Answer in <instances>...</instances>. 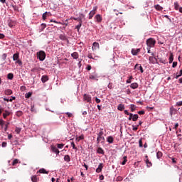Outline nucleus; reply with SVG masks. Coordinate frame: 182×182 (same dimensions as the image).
Returning a JSON list of instances; mask_svg holds the SVG:
<instances>
[{
  "instance_id": "obj_1",
  "label": "nucleus",
  "mask_w": 182,
  "mask_h": 182,
  "mask_svg": "<svg viewBox=\"0 0 182 182\" xmlns=\"http://www.w3.org/2000/svg\"><path fill=\"white\" fill-rule=\"evenodd\" d=\"M37 58L41 62H43L46 59V53L43 50H40L37 53Z\"/></svg>"
},
{
  "instance_id": "obj_2",
  "label": "nucleus",
  "mask_w": 182,
  "mask_h": 182,
  "mask_svg": "<svg viewBox=\"0 0 182 182\" xmlns=\"http://www.w3.org/2000/svg\"><path fill=\"white\" fill-rule=\"evenodd\" d=\"M146 45L148 48H154L156 45V40L154 38H149L146 40Z\"/></svg>"
},
{
  "instance_id": "obj_3",
  "label": "nucleus",
  "mask_w": 182,
  "mask_h": 182,
  "mask_svg": "<svg viewBox=\"0 0 182 182\" xmlns=\"http://www.w3.org/2000/svg\"><path fill=\"white\" fill-rule=\"evenodd\" d=\"M103 129H101L97 134V143L99 144L101 140H105V136H103Z\"/></svg>"
},
{
  "instance_id": "obj_4",
  "label": "nucleus",
  "mask_w": 182,
  "mask_h": 182,
  "mask_svg": "<svg viewBox=\"0 0 182 182\" xmlns=\"http://www.w3.org/2000/svg\"><path fill=\"white\" fill-rule=\"evenodd\" d=\"M96 11H97V7L96 6L93 7V9L89 13L88 19H92V18L95 16V14H96Z\"/></svg>"
},
{
  "instance_id": "obj_5",
  "label": "nucleus",
  "mask_w": 182,
  "mask_h": 182,
  "mask_svg": "<svg viewBox=\"0 0 182 182\" xmlns=\"http://www.w3.org/2000/svg\"><path fill=\"white\" fill-rule=\"evenodd\" d=\"M94 19H95V22H97V23H100V22H102V21H103V18L102 17V15H100V14L95 15Z\"/></svg>"
},
{
  "instance_id": "obj_6",
  "label": "nucleus",
  "mask_w": 182,
  "mask_h": 182,
  "mask_svg": "<svg viewBox=\"0 0 182 182\" xmlns=\"http://www.w3.org/2000/svg\"><path fill=\"white\" fill-rule=\"evenodd\" d=\"M137 69V70H140L141 73H143L144 72V70H143V67L140 64H136L134 66V70Z\"/></svg>"
},
{
  "instance_id": "obj_7",
  "label": "nucleus",
  "mask_w": 182,
  "mask_h": 182,
  "mask_svg": "<svg viewBox=\"0 0 182 182\" xmlns=\"http://www.w3.org/2000/svg\"><path fill=\"white\" fill-rule=\"evenodd\" d=\"M84 100L87 102L88 103H90L92 102V97L89 95H84Z\"/></svg>"
},
{
  "instance_id": "obj_8",
  "label": "nucleus",
  "mask_w": 182,
  "mask_h": 182,
  "mask_svg": "<svg viewBox=\"0 0 182 182\" xmlns=\"http://www.w3.org/2000/svg\"><path fill=\"white\" fill-rule=\"evenodd\" d=\"M79 24H77L76 26H75V29H77V32H79V31H80V28H82V18H79Z\"/></svg>"
},
{
  "instance_id": "obj_9",
  "label": "nucleus",
  "mask_w": 182,
  "mask_h": 182,
  "mask_svg": "<svg viewBox=\"0 0 182 182\" xmlns=\"http://www.w3.org/2000/svg\"><path fill=\"white\" fill-rule=\"evenodd\" d=\"M51 151H53V153H55V154H57V156L60 153L59 149L56 148V146H51Z\"/></svg>"
},
{
  "instance_id": "obj_10",
  "label": "nucleus",
  "mask_w": 182,
  "mask_h": 182,
  "mask_svg": "<svg viewBox=\"0 0 182 182\" xmlns=\"http://www.w3.org/2000/svg\"><path fill=\"white\" fill-rule=\"evenodd\" d=\"M177 112V110L174 107H171L169 110V114L173 117V114H175Z\"/></svg>"
},
{
  "instance_id": "obj_11",
  "label": "nucleus",
  "mask_w": 182,
  "mask_h": 182,
  "mask_svg": "<svg viewBox=\"0 0 182 182\" xmlns=\"http://www.w3.org/2000/svg\"><path fill=\"white\" fill-rule=\"evenodd\" d=\"M102 170H103V164L100 163L96 168V173H102Z\"/></svg>"
},
{
  "instance_id": "obj_12",
  "label": "nucleus",
  "mask_w": 182,
  "mask_h": 182,
  "mask_svg": "<svg viewBox=\"0 0 182 182\" xmlns=\"http://www.w3.org/2000/svg\"><path fill=\"white\" fill-rule=\"evenodd\" d=\"M107 143H109V144H113V142L114 141V138H113V136H109L107 138Z\"/></svg>"
},
{
  "instance_id": "obj_13",
  "label": "nucleus",
  "mask_w": 182,
  "mask_h": 182,
  "mask_svg": "<svg viewBox=\"0 0 182 182\" xmlns=\"http://www.w3.org/2000/svg\"><path fill=\"white\" fill-rule=\"evenodd\" d=\"M99 48H100L99 43L94 42L92 43V50H96L97 49H99Z\"/></svg>"
},
{
  "instance_id": "obj_14",
  "label": "nucleus",
  "mask_w": 182,
  "mask_h": 182,
  "mask_svg": "<svg viewBox=\"0 0 182 182\" xmlns=\"http://www.w3.org/2000/svg\"><path fill=\"white\" fill-rule=\"evenodd\" d=\"M49 80V77L48 75H43L41 77V82L42 83H46Z\"/></svg>"
},
{
  "instance_id": "obj_15",
  "label": "nucleus",
  "mask_w": 182,
  "mask_h": 182,
  "mask_svg": "<svg viewBox=\"0 0 182 182\" xmlns=\"http://www.w3.org/2000/svg\"><path fill=\"white\" fill-rule=\"evenodd\" d=\"M145 159H146L145 163L146 164V167H151L152 164L151 162H150V161H149V156H146Z\"/></svg>"
},
{
  "instance_id": "obj_16",
  "label": "nucleus",
  "mask_w": 182,
  "mask_h": 182,
  "mask_svg": "<svg viewBox=\"0 0 182 182\" xmlns=\"http://www.w3.org/2000/svg\"><path fill=\"white\" fill-rule=\"evenodd\" d=\"M149 60L151 63L154 64L157 62V58H156V57L150 56Z\"/></svg>"
},
{
  "instance_id": "obj_17",
  "label": "nucleus",
  "mask_w": 182,
  "mask_h": 182,
  "mask_svg": "<svg viewBox=\"0 0 182 182\" xmlns=\"http://www.w3.org/2000/svg\"><path fill=\"white\" fill-rule=\"evenodd\" d=\"M16 23L15 21L10 20L8 21V26H9V28H14V26H15Z\"/></svg>"
},
{
  "instance_id": "obj_18",
  "label": "nucleus",
  "mask_w": 182,
  "mask_h": 182,
  "mask_svg": "<svg viewBox=\"0 0 182 182\" xmlns=\"http://www.w3.org/2000/svg\"><path fill=\"white\" fill-rule=\"evenodd\" d=\"M139 52H140V49H134L133 48L132 50V53L133 55V56H136L137 53H139Z\"/></svg>"
},
{
  "instance_id": "obj_19",
  "label": "nucleus",
  "mask_w": 182,
  "mask_h": 182,
  "mask_svg": "<svg viewBox=\"0 0 182 182\" xmlns=\"http://www.w3.org/2000/svg\"><path fill=\"white\" fill-rule=\"evenodd\" d=\"M131 89H137L139 87V84L137 82H133L130 85Z\"/></svg>"
},
{
  "instance_id": "obj_20",
  "label": "nucleus",
  "mask_w": 182,
  "mask_h": 182,
  "mask_svg": "<svg viewBox=\"0 0 182 182\" xmlns=\"http://www.w3.org/2000/svg\"><path fill=\"white\" fill-rule=\"evenodd\" d=\"M38 173H40L41 174H48L49 173V172L48 171H46V169H45V168L39 169Z\"/></svg>"
},
{
  "instance_id": "obj_21",
  "label": "nucleus",
  "mask_w": 182,
  "mask_h": 182,
  "mask_svg": "<svg viewBox=\"0 0 182 182\" xmlns=\"http://www.w3.org/2000/svg\"><path fill=\"white\" fill-rule=\"evenodd\" d=\"M97 153L98 154H102V156L105 155V151H104L103 149H102L101 147H99V148L97 149Z\"/></svg>"
},
{
  "instance_id": "obj_22",
  "label": "nucleus",
  "mask_w": 182,
  "mask_h": 182,
  "mask_svg": "<svg viewBox=\"0 0 182 182\" xmlns=\"http://www.w3.org/2000/svg\"><path fill=\"white\" fill-rule=\"evenodd\" d=\"M19 59V53H16L13 55V60H18Z\"/></svg>"
},
{
  "instance_id": "obj_23",
  "label": "nucleus",
  "mask_w": 182,
  "mask_h": 182,
  "mask_svg": "<svg viewBox=\"0 0 182 182\" xmlns=\"http://www.w3.org/2000/svg\"><path fill=\"white\" fill-rule=\"evenodd\" d=\"M71 56L73 59H77L79 58V53H77V52H74L71 54Z\"/></svg>"
},
{
  "instance_id": "obj_24",
  "label": "nucleus",
  "mask_w": 182,
  "mask_h": 182,
  "mask_svg": "<svg viewBox=\"0 0 182 182\" xmlns=\"http://www.w3.org/2000/svg\"><path fill=\"white\" fill-rule=\"evenodd\" d=\"M117 109L120 112H122V110H124V105H123V104L118 105Z\"/></svg>"
},
{
  "instance_id": "obj_25",
  "label": "nucleus",
  "mask_w": 182,
  "mask_h": 182,
  "mask_svg": "<svg viewBox=\"0 0 182 182\" xmlns=\"http://www.w3.org/2000/svg\"><path fill=\"white\" fill-rule=\"evenodd\" d=\"M9 114H11V112L8 110H5V113H3L4 119H6V117H8V116H9Z\"/></svg>"
},
{
  "instance_id": "obj_26",
  "label": "nucleus",
  "mask_w": 182,
  "mask_h": 182,
  "mask_svg": "<svg viewBox=\"0 0 182 182\" xmlns=\"http://www.w3.org/2000/svg\"><path fill=\"white\" fill-rule=\"evenodd\" d=\"M64 161L69 163V161H70V156L69 155H65Z\"/></svg>"
},
{
  "instance_id": "obj_27",
  "label": "nucleus",
  "mask_w": 182,
  "mask_h": 182,
  "mask_svg": "<svg viewBox=\"0 0 182 182\" xmlns=\"http://www.w3.org/2000/svg\"><path fill=\"white\" fill-rule=\"evenodd\" d=\"M163 157V153L161 151H158L156 153V159H160Z\"/></svg>"
},
{
  "instance_id": "obj_28",
  "label": "nucleus",
  "mask_w": 182,
  "mask_h": 182,
  "mask_svg": "<svg viewBox=\"0 0 182 182\" xmlns=\"http://www.w3.org/2000/svg\"><path fill=\"white\" fill-rule=\"evenodd\" d=\"M7 79H9V80H12V79H14V73H10L7 75Z\"/></svg>"
},
{
  "instance_id": "obj_29",
  "label": "nucleus",
  "mask_w": 182,
  "mask_h": 182,
  "mask_svg": "<svg viewBox=\"0 0 182 182\" xmlns=\"http://www.w3.org/2000/svg\"><path fill=\"white\" fill-rule=\"evenodd\" d=\"M5 95L7 96H11V95H12V91L10 89L6 90Z\"/></svg>"
},
{
  "instance_id": "obj_30",
  "label": "nucleus",
  "mask_w": 182,
  "mask_h": 182,
  "mask_svg": "<svg viewBox=\"0 0 182 182\" xmlns=\"http://www.w3.org/2000/svg\"><path fill=\"white\" fill-rule=\"evenodd\" d=\"M137 119H139V114H135L133 115L132 120H133V122H137Z\"/></svg>"
},
{
  "instance_id": "obj_31",
  "label": "nucleus",
  "mask_w": 182,
  "mask_h": 182,
  "mask_svg": "<svg viewBox=\"0 0 182 182\" xmlns=\"http://www.w3.org/2000/svg\"><path fill=\"white\" fill-rule=\"evenodd\" d=\"M60 39L61 41H66L68 39V38L66 37V36L63 35V34H60L59 36Z\"/></svg>"
},
{
  "instance_id": "obj_32",
  "label": "nucleus",
  "mask_w": 182,
  "mask_h": 182,
  "mask_svg": "<svg viewBox=\"0 0 182 182\" xmlns=\"http://www.w3.org/2000/svg\"><path fill=\"white\" fill-rule=\"evenodd\" d=\"M173 60H174V55H173V53H171L169 56V63H173Z\"/></svg>"
},
{
  "instance_id": "obj_33",
  "label": "nucleus",
  "mask_w": 182,
  "mask_h": 182,
  "mask_svg": "<svg viewBox=\"0 0 182 182\" xmlns=\"http://www.w3.org/2000/svg\"><path fill=\"white\" fill-rule=\"evenodd\" d=\"M155 9H157V11H162L163 8L161 7V6L156 4L154 6Z\"/></svg>"
},
{
  "instance_id": "obj_34",
  "label": "nucleus",
  "mask_w": 182,
  "mask_h": 182,
  "mask_svg": "<svg viewBox=\"0 0 182 182\" xmlns=\"http://www.w3.org/2000/svg\"><path fill=\"white\" fill-rule=\"evenodd\" d=\"M176 77H175V79H178V78L182 75V70H181L179 71V74H178V73H176Z\"/></svg>"
},
{
  "instance_id": "obj_35",
  "label": "nucleus",
  "mask_w": 182,
  "mask_h": 182,
  "mask_svg": "<svg viewBox=\"0 0 182 182\" xmlns=\"http://www.w3.org/2000/svg\"><path fill=\"white\" fill-rule=\"evenodd\" d=\"M31 96H32V92H28L25 95V98L26 99H29V97H31Z\"/></svg>"
},
{
  "instance_id": "obj_36",
  "label": "nucleus",
  "mask_w": 182,
  "mask_h": 182,
  "mask_svg": "<svg viewBox=\"0 0 182 182\" xmlns=\"http://www.w3.org/2000/svg\"><path fill=\"white\" fill-rule=\"evenodd\" d=\"M124 161L122 162V166H124L126 163H127V156H124L123 157Z\"/></svg>"
},
{
  "instance_id": "obj_37",
  "label": "nucleus",
  "mask_w": 182,
  "mask_h": 182,
  "mask_svg": "<svg viewBox=\"0 0 182 182\" xmlns=\"http://www.w3.org/2000/svg\"><path fill=\"white\" fill-rule=\"evenodd\" d=\"M174 8L176 11H178V9L180 8V6L178 5V2L174 3Z\"/></svg>"
},
{
  "instance_id": "obj_38",
  "label": "nucleus",
  "mask_w": 182,
  "mask_h": 182,
  "mask_svg": "<svg viewBox=\"0 0 182 182\" xmlns=\"http://www.w3.org/2000/svg\"><path fill=\"white\" fill-rule=\"evenodd\" d=\"M31 181L38 182V178L36 176H31Z\"/></svg>"
},
{
  "instance_id": "obj_39",
  "label": "nucleus",
  "mask_w": 182,
  "mask_h": 182,
  "mask_svg": "<svg viewBox=\"0 0 182 182\" xmlns=\"http://www.w3.org/2000/svg\"><path fill=\"white\" fill-rule=\"evenodd\" d=\"M31 112H32L33 113H36V109H35V105H31Z\"/></svg>"
},
{
  "instance_id": "obj_40",
  "label": "nucleus",
  "mask_w": 182,
  "mask_h": 182,
  "mask_svg": "<svg viewBox=\"0 0 182 182\" xmlns=\"http://www.w3.org/2000/svg\"><path fill=\"white\" fill-rule=\"evenodd\" d=\"M18 163H19V160L18 159H14L12 162V166H16V164H18Z\"/></svg>"
},
{
  "instance_id": "obj_41",
  "label": "nucleus",
  "mask_w": 182,
  "mask_h": 182,
  "mask_svg": "<svg viewBox=\"0 0 182 182\" xmlns=\"http://www.w3.org/2000/svg\"><path fill=\"white\" fill-rule=\"evenodd\" d=\"M71 146L73 147V150H77V148L76 147V146L75 145V142L72 141L70 143Z\"/></svg>"
},
{
  "instance_id": "obj_42",
  "label": "nucleus",
  "mask_w": 182,
  "mask_h": 182,
  "mask_svg": "<svg viewBox=\"0 0 182 182\" xmlns=\"http://www.w3.org/2000/svg\"><path fill=\"white\" fill-rule=\"evenodd\" d=\"M21 130H22V129H21L19 127H16L15 129V132L17 134H19L21 133Z\"/></svg>"
},
{
  "instance_id": "obj_43",
  "label": "nucleus",
  "mask_w": 182,
  "mask_h": 182,
  "mask_svg": "<svg viewBox=\"0 0 182 182\" xmlns=\"http://www.w3.org/2000/svg\"><path fill=\"white\" fill-rule=\"evenodd\" d=\"M14 62H16V64L19 65V66H22V61L19 59H18L17 60H15Z\"/></svg>"
},
{
  "instance_id": "obj_44",
  "label": "nucleus",
  "mask_w": 182,
  "mask_h": 182,
  "mask_svg": "<svg viewBox=\"0 0 182 182\" xmlns=\"http://www.w3.org/2000/svg\"><path fill=\"white\" fill-rule=\"evenodd\" d=\"M16 116H18V117H21V116H22L23 112L22 111H17L16 113Z\"/></svg>"
},
{
  "instance_id": "obj_45",
  "label": "nucleus",
  "mask_w": 182,
  "mask_h": 182,
  "mask_svg": "<svg viewBox=\"0 0 182 182\" xmlns=\"http://www.w3.org/2000/svg\"><path fill=\"white\" fill-rule=\"evenodd\" d=\"M64 146H65V144H57L58 149H63Z\"/></svg>"
},
{
  "instance_id": "obj_46",
  "label": "nucleus",
  "mask_w": 182,
  "mask_h": 182,
  "mask_svg": "<svg viewBox=\"0 0 182 182\" xmlns=\"http://www.w3.org/2000/svg\"><path fill=\"white\" fill-rule=\"evenodd\" d=\"M46 28V23H41V31H43Z\"/></svg>"
},
{
  "instance_id": "obj_47",
  "label": "nucleus",
  "mask_w": 182,
  "mask_h": 182,
  "mask_svg": "<svg viewBox=\"0 0 182 182\" xmlns=\"http://www.w3.org/2000/svg\"><path fill=\"white\" fill-rule=\"evenodd\" d=\"M130 106L131 112H134L136 110V109L134 108V105L132 104Z\"/></svg>"
},
{
  "instance_id": "obj_48",
  "label": "nucleus",
  "mask_w": 182,
  "mask_h": 182,
  "mask_svg": "<svg viewBox=\"0 0 182 182\" xmlns=\"http://www.w3.org/2000/svg\"><path fill=\"white\" fill-rule=\"evenodd\" d=\"M7 56H8V55H6V53H4V54L2 55V59H3V60H6Z\"/></svg>"
},
{
  "instance_id": "obj_49",
  "label": "nucleus",
  "mask_w": 182,
  "mask_h": 182,
  "mask_svg": "<svg viewBox=\"0 0 182 182\" xmlns=\"http://www.w3.org/2000/svg\"><path fill=\"white\" fill-rule=\"evenodd\" d=\"M48 14V12H46V11L43 14L42 18H43V21H45L46 19V14Z\"/></svg>"
},
{
  "instance_id": "obj_50",
  "label": "nucleus",
  "mask_w": 182,
  "mask_h": 182,
  "mask_svg": "<svg viewBox=\"0 0 182 182\" xmlns=\"http://www.w3.org/2000/svg\"><path fill=\"white\" fill-rule=\"evenodd\" d=\"M134 114H132V113H129V115H128V116H129V118H128V119H129V120H132V119H133V116H134Z\"/></svg>"
},
{
  "instance_id": "obj_51",
  "label": "nucleus",
  "mask_w": 182,
  "mask_h": 182,
  "mask_svg": "<svg viewBox=\"0 0 182 182\" xmlns=\"http://www.w3.org/2000/svg\"><path fill=\"white\" fill-rule=\"evenodd\" d=\"M96 103H100L101 100L100 99L97 98V97H95Z\"/></svg>"
},
{
  "instance_id": "obj_52",
  "label": "nucleus",
  "mask_w": 182,
  "mask_h": 182,
  "mask_svg": "<svg viewBox=\"0 0 182 182\" xmlns=\"http://www.w3.org/2000/svg\"><path fill=\"white\" fill-rule=\"evenodd\" d=\"M65 114H67L68 117H72V116H73V114L70 112H65Z\"/></svg>"
},
{
  "instance_id": "obj_53",
  "label": "nucleus",
  "mask_w": 182,
  "mask_h": 182,
  "mask_svg": "<svg viewBox=\"0 0 182 182\" xmlns=\"http://www.w3.org/2000/svg\"><path fill=\"white\" fill-rule=\"evenodd\" d=\"M88 59H95L93 56L92 55V53H89L87 55Z\"/></svg>"
},
{
  "instance_id": "obj_54",
  "label": "nucleus",
  "mask_w": 182,
  "mask_h": 182,
  "mask_svg": "<svg viewBox=\"0 0 182 182\" xmlns=\"http://www.w3.org/2000/svg\"><path fill=\"white\" fill-rule=\"evenodd\" d=\"M82 18V21H83V18H85V14H81L80 15V17L78 18V21H79V18Z\"/></svg>"
},
{
  "instance_id": "obj_55",
  "label": "nucleus",
  "mask_w": 182,
  "mask_h": 182,
  "mask_svg": "<svg viewBox=\"0 0 182 182\" xmlns=\"http://www.w3.org/2000/svg\"><path fill=\"white\" fill-rule=\"evenodd\" d=\"M12 8L14 9V11H19V9H18V6L12 5Z\"/></svg>"
},
{
  "instance_id": "obj_56",
  "label": "nucleus",
  "mask_w": 182,
  "mask_h": 182,
  "mask_svg": "<svg viewBox=\"0 0 182 182\" xmlns=\"http://www.w3.org/2000/svg\"><path fill=\"white\" fill-rule=\"evenodd\" d=\"M139 147H143V142L141 141V139H139Z\"/></svg>"
},
{
  "instance_id": "obj_57",
  "label": "nucleus",
  "mask_w": 182,
  "mask_h": 182,
  "mask_svg": "<svg viewBox=\"0 0 182 182\" xmlns=\"http://www.w3.org/2000/svg\"><path fill=\"white\" fill-rule=\"evenodd\" d=\"M176 106H182V101H178L176 102Z\"/></svg>"
},
{
  "instance_id": "obj_58",
  "label": "nucleus",
  "mask_w": 182,
  "mask_h": 182,
  "mask_svg": "<svg viewBox=\"0 0 182 182\" xmlns=\"http://www.w3.org/2000/svg\"><path fill=\"white\" fill-rule=\"evenodd\" d=\"M172 68H177V62H173V63Z\"/></svg>"
},
{
  "instance_id": "obj_59",
  "label": "nucleus",
  "mask_w": 182,
  "mask_h": 182,
  "mask_svg": "<svg viewBox=\"0 0 182 182\" xmlns=\"http://www.w3.org/2000/svg\"><path fill=\"white\" fill-rule=\"evenodd\" d=\"M9 124V122L5 124L4 130L6 132L8 130V125Z\"/></svg>"
},
{
  "instance_id": "obj_60",
  "label": "nucleus",
  "mask_w": 182,
  "mask_h": 182,
  "mask_svg": "<svg viewBox=\"0 0 182 182\" xmlns=\"http://www.w3.org/2000/svg\"><path fill=\"white\" fill-rule=\"evenodd\" d=\"M6 146H7V144H6V142H2V144H1V147H6Z\"/></svg>"
},
{
  "instance_id": "obj_61",
  "label": "nucleus",
  "mask_w": 182,
  "mask_h": 182,
  "mask_svg": "<svg viewBox=\"0 0 182 182\" xmlns=\"http://www.w3.org/2000/svg\"><path fill=\"white\" fill-rule=\"evenodd\" d=\"M83 139H85V136L83 134L79 136V140H83Z\"/></svg>"
},
{
  "instance_id": "obj_62",
  "label": "nucleus",
  "mask_w": 182,
  "mask_h": 182,
  "mask_svg": "<svg viewBox=\"0 0 182 182\" xmlns=\"http://www.w3.org/2000/svg\"><path fill=\"white\" fill-rule=\"evenodd\" d=\"M138 114H144V110L139 111Z\"/></svg>"
},
{
  "instance_id": "obj_63",
  "label": "nucleus",
  "mask_w": 182,
  "mask_h": 182,
  "mask_svg": "<svg viewBox=\"0 0 182 182\" xmlns=\"http://www.w3.org/2000/svg\"><path fill=\"white\" fill-rule=\"evenodd\" d=\"M5 38V35L4 33H0V39H4Z\"/></svg>"
},
{
  "instance_id": "obj_64",
  "label": "nucleus",
  "mask_w": 182,
  "mask_h": 182,
  "mask_svg": "<svg viewBox=\"0 0 182 182\" xmlns=\"http://www.w3.org/2000/svg\"><path fill=\"white\" fill-rule=\"evenodd\" d=\"M90 79L95 80V79H96V77L95 75H90Z\"/></svg>"
}]
</instances>
